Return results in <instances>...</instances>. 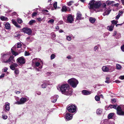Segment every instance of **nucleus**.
Segmentation results:
<instances>
[{"label":"nucleus","mask_w":124,"mask_h":124,"mask_svg":"<svg viewBox=\"0 0 124 124\" xmlns=\"http://www.w3.org/2000/svg\"><path fill=\"white\" fill-rule=\"evenodd\" d=\"M68 82L73 88L76 87L79 83L78 81L74 78H72L69 79Z\"/></svg>","instance_id":"f03ea898"},{"label":"nucleus","mask_w":124,"mask_h":124,"mask_svg":"<svg viewBox=\"0 0 124 124\" xmlns=\"http://www.w3.org/2000/svg\"><path fill=\"white\" fill-rule=\"evenodd\" d=\"M67 20L68 22L70 23H71L72 21H73L72 16L71 15L68 16L67 17Z\"/></svg>","instance_id":"f8f14e48"},{"label":"nucleus","mask_w":124,"mask_h":124,"mask_svg":"<svg viewBox=\"0 0 124 124\" xmlns=\"http://www.w3.org/2000/svg\"><path fill=\"white\" fill-rule=\"evenodd\" d=\"M114 113H110L108 114V118L109 119L111 118H112V117L114 116Z\"/></svg>","instance_id":"393cba45"},{"label":"nucleus","mask_w":124,"mask_h":124,"mask_svg":"<svg viewBox=\"0 0 124 124\" xmlns=\"http://www.w3.org/2000/svg\"><path fill=\"white\" fill-rule=\"evenodd\" d=\"M120 16V14H118L116 17V20H118Z\"/></svg>","instance_id":"8fccbe9b"},{"label":"nucleus","mask_w":124,"mask_h":124,"mask_svg":"<svg viewBox=\"0 0 124 124\" xmlns=\"http://www.w3.org/2000/svg\"><path fill=\"white\" fill-rule=\"evenodd\" d=\"M15 71H14L15 73V74L16 75H17V74L19 73V70L18 69H16L15 70Z\"/></svg>","instance_id":"e433bc0d"},{"label":"nucleus","mask_w":124,"mask_h":124,"mask_svg":"<svg viewBox=\"0 0 124 124\" xmlns=\"http://www.w3.org/2000/svg\"><path fill=\"white\" fill-rule=\"evenodd\" d=\"M114 26V25L108 26L107 27V29L109 31H112L113 30V28Z\"/></svg>","instance_id":"aec40b11"},{"label":"nucleus","mask_w":124,"mask_h":124,"mask_svg":"<svg viewBox=\"0 0 124 124\" xmlns=\"http://www.w3.org/2000/svg\"><path fill=\"white\" fill-rule=\"evenodd\" d=\"M74 3V2L73 1H71L68 3H67V4L68 6H70L73 3Z\"/></svg>","instance_id":"7c9ffc66"},{"label":"nucleus","mask_w":124,"mask_h":124,"mask_svg":"<svg viewBox=\"0 0 124 124\" xmlns=\"http://www.w3.org/2000/svg\"><path fill=\"white\" fill-rule=\"evenodd\" d=\"M95 99L97 101H99L100 100V97L97 96H96L95 97Z\"/></svg>","instance_id":"c9c22d12"},{"label":"nucleus","mask_w":124,"mask_h":124,"mask_svg":"<svg viewBox=\"0 0 124 124\" xmlns=\"http://www.w3.org/2000/svg\"><path fill=\"white\" fill-rule=\"evenodd\" d=\"M96 21V19L93 17H90L89 18V21L92 23H94Z\"/></svg>","instance_id":"412c9836"},{"label":"nucleus","mask_w":124,"mask_h":124,"mask_svg":"<svg viewBox=\"0 0 124 124\" xmlns=\"http://www.w3.org/2000/svg\"><path fill=\"white\" fill-rule=\"evenodd\" d=\"M121 68V65L118 64H117L116 65V68L117 69L119 70Z\"/></svg>","instance_id":"c85d7f7f"},{"label":"nucleus","mask_w":124,"mask_h":124,"mask_svg":"<svg viewBox=\"0 0 124 124\" xmlns=\"http://www.w3.org/2000/svg\"><path fill=\"white\" fill-rule=\"evenodd\" d=\"M121 48L122 51L124 52V45L121 46Z\"/></svg>","instance_id":"603ef678"},{"label":"nucleus","mask_w":124,"mask_h":124,"mask_svg":"<svg viewBox=\"0 0 124 124\" xmlns=\"http://www.w3.org/2000/svg\"><path fill=\"white\" fill-rule=\"evenodd\" d=\"M22 45L20 43H18L17 44V48H19L21 47Z\"/></svg>","instance_id":"ea45409f"},{"label":"nucleus","mask_w":124,"mask_h":124,"mask_svg":"<svg viewBox=\"0 0 124 124\" xmlns=\"http://www.w3.org/2000/svg\"><path fill=\"white\" fill-rule=\"evenodd\" d=\"M17 21L18 22L20 23H21L23 22L22 21L21 19H18Z\"/></svg>","instance_id":"79ce46f5"},{"label":"nucleus","mask_w":124,"mask_h":124,"mask_svg":"<svg viewBox=\"0 0 124 124\" xmlns=\"http://www.w3.org/2000/svg\"><path fill=\"white\" fill-rule=\"evenodd\" d=\"M61 10L62 12H66L67 11V9L66 6H63L62 7Z\"/></svg>","instance_id":"a878e982"},{"label":"nucleus","mask_w":124,"mask_h":124,"mask_svg":"<svg viewBox=\"0 0 124 124\" xmlns=\"http://www.w3.org/2000/svg\"><path fill=\"white\" fill-rule=\"evenodd\" d=\"M40 64V63L39 62H35V65L37 67Z\"/></svg>","instance_id":"09e8293b"},{"label":"nucleus","mask_w":124,"mask_h":124,"mask_svg":"<svg viewBox=\"0 0 124 124\" xmlns=\"http://www.w3.org/2000/svg\"><path fill=\"white\" fill-rule=\"evenodd\" d=\"M14 57L12 55L10 56V57L6 61L3 60L2 61L3 63H8L9 62H10L11 61L14 59Z\"/></svg>","instance_id":"9d476101"},{"label":"nucleus","mask_w":124,"mask_h":124,"mask_svg":"<svg viewBox=\"0 0 124 124\" xmlns=\"http://www.w3.org/2000/svg\"><path fill=\"white\" fill-rule=\"evenodd\" d=\"M5 76L4 74H2L0 76V78H3Z\"/></svg>","instance_id":"13d9d810"},{"label":"nucleus","mask_w":124,"mask_h":124,"mask_svg":"<svg viewBox=\"0 0 124 124\" xmlns=\"http://www.w3.org/2000/svg\"><path fill=\"white\" fill-rule=\"evenodd\" d=\"M8 69L6 68H5L4 69H3V72H7Z\"/></svg>","instance_id":"4d7b16f0"},{"label":"nucleus","mask_w":124,"mask_h":124,"mask_svg":"<svg viewBox=\"0 0 124 124\" xmlns=\"http://www.w3.org/2000/svg\"><path fill=\"white\" fill-rule=\"evenodd\" d=\"M10 69L12 70H14L15 69V67L12 64L10 65Z\"/></svg>","instance_id":"c756f323"},{"label":"nucleus","mask_w":124,"mask_h":124,"mask_svg":"<svg viewBox=\"0 0 124 124\" xmlns=\"http://www.w3.org/2000/svg\"><path fill=\"white\" fill-rule=\"evenodd\" d=\"M76 105H71L67 107V110L69 112L73 113L75 112L76 110Z\"/></svg>","instance_id":"20e7f679"},{"label":"nucleus","mask_w":124,"mask_h":124,"mask_svg":"<svg viewBox=\"0 0 124 124\" xmlns=\"http://www.w3.org/2000/svg\"><path fill=\"white\" fill-rule=\"evenodd\" d=\"M54 22V20L53 19H51L48 21V23H51L52 24Z\"/></svg>","instance_id":"f704fd0d"},{"label":"nucleus","mask_w":124,"mask_h":124,"mask_svg":"<svg viewBox=\"0 0 124 124\" xmlns=\"http://www.w3.org/2000/svg\"><path fill=\"white\" fill-rule=\"evenodd\" d=\"M119 109H118L117 111V113L119 115L124 116V111H123L121 107H118Z\"/></svg>","instance_id":"6e6552de"},{"label":"nucleus","mask_w":124,"mask_h":124,"mask_svg":"<svg viewBox=\"0 0 124 124\" xmlns=\"http://www.w3.org/2000/svg\"><path fill=\"white\" fill-rule=\"evenodd\" d=\"M10 104L8 103L7 104H6L5 105V108L6 110L8 111L10 109Z\"/></svg>","instance_id":"4be33fe9"},{"label":"nucleus","mask_w":124,"mask_h":124,"mask_svg":"<svg viewBox=\"0 0 124 124\" xmlns=\"http://www.w3.org/2000/svg\"><path fill=\"white\" fill-rule=\"evenodd\" d=\"M13 66L15 68L17 67L18 65L16 63H14L13 64Z\"/></svg>","instance_id":"3c124183"},{"label":"nucleus","mask_w":124,"mask_h":124,"mask_svg":"<svg viewBox=\"0 0 124 124\" xmlns=\"http://www.w3.org/2000/svg\"><path fill=\"white\" fill-rule=\"evenodd\" d=\"M114 106H115V105L110 104L109 105V107L110 108H113L114 107Z\"/></svg>","instance_id":"864d4df0"},{"label":"nucleus","mask_w":124,"mask_h":124,"mask_svg":"<svg viewBox=\"0 0 124 124\" xmlns=\"http://www.w3.org/2000/svg\"><path fill=\"white\" fill-rule=\"evenodd\" d=\"M123 13V12L122 11H119V13H118V14H120V15L121 16V15Z\"/></svg>","instance_id":"052dcab7"},{"label":"nucleus","mask_w":124,"mask_h":124,"mask_svg":"<svg viewBox=\"0 0 124 124\" xmlns=\"http://www.w3.org/2000/svg\"><path fill=\"white\" fill-rule=\"evenodd\" d=\"M82 93L85 95H89L91 94L90 91L87 90H83L82 91Z\"/></svg>","instance_id":"ddd939ff"},{"label":"nucleus","mask_w":124,"mask_h":124,"mask_svg":"<svg viewBox=\"0 0 124 124\" xmlns=\"http://www.w3.org/2000/svg\"><path fill=\"white\" fill-rule=\"evenodd\" d=\"M103 71L104 72H107L109 70V68L105 66H103L102 69Z\"/></svg>","instance_id":"dca6fc26"},{"label":"nucleus","mask_w":124,"mask_h":124,"mask_svg":"<svg viewBox=\"0 0 124 124\" xmlns=\"http://www.w3.org/2000/svg\"><path fill=\"white\" fill-rule=\"evenodd\" d=\"M119 78L122 79L123 80L124 79V76H121L119 77Z\"/></svg>","instance_id":"6e6d98bb"},{"label":"nucleus","mask_w":124,"mask_h":124,"mask_svg":"<svg viewBox=\"0 0 124 124\" xmlns=\"http://www.w3.org/2000/svg\"><path fill=\"white\" fill-rule=\"evenodd\" d=\"M111 101L112 103H114L116 102V100L115 99H112L111 100Z\"/></svg>","instance_id":"37998d69"},{"label":"nucleus","mask_w":124,"mask_h":124,"mask_svg":"<svg viewBox=\"0 0 124 124\" xmlns=\"http://www.w3.org/2000/svg\"><path fill=\"white\" fill-rule=\"evenodd\" d=\"M111 11V9H109V10H108V9L107 11V12H108V14H109V13H110V11Z\"/></svg>","instance_id":"680f3d73"},{"label":"nucleus","mask_w":124,"mask_h":124,"mask_svg":"<svg viewBox=\"0 0 124 124\" xmlns=\"http://www.w3.org/2000/svg\"><path fill=\"white\" fill-rule=\"evenodd\" d=\"M117 33V32L116 31H115L113 36H115Z\"/></svg>","instance_id":"69168bd1"},{"label":"nucleus","mask_w":124,"mask_h":124,"mask_svg":"<svg viewBox=\"0 0 124 124\" xmlns=\"http://www.w3.org/2000/svg\"><path fill=\"white\" fill-rule=\"evenodd\" d=\"M95 1L92 0L90 1L88 4V8L90 9H93L94 8V3Z\"/></svg>","instance_id":"0eeeda50"},{"label":"nucleus","mask_w":124,"mask_h":124,"mask_svg":"<svg viewBox=\"0 0 124 124\" xmlns=\"http://www.w3.org/2000/svg\"><path fill=\"white\" fill-rule=\"evenodd\" d=\"M115 2V1H110L109 0H108L106 1V4L107 5H108Z\"/></svg>","instance_id":"5701e85b"},{"label":"nucleus","mask_w":124,"mask_h":124,"mask_svg":"<svg viewBox=\"0 0 124 124\" xmlns=\"http://www.w3.org/2000/svg\"><path fill=\"white\" fill-rule=\"evenodd\" d=\"M102 113V111L101 109L100 108L98 109L96 111V113L97 114H100Z\"/></svg>","instance_id":"bb28decb"},{"label":"nucleus","mask_w":124,"mask_h":124,"mask_svg":"<svg viewBox=\"0 0 124 124\" xmlns=\"http://www.w3.org/2000/svg\"><path fill=\"white\" fill-rule=\"evenodd\" d=\"M16 61L17 62L20 66L25 64L26 62V60L23 56L18 57Z\"/></svg>","instance_id":"7ed1b4c3"},{"label":"nucleus","mask_w":124,"mask_h":124,"mask_svg":"<svg viewBox=\"0 0 124 124\" xmlns=\"http://www.w3.org/2000/svg\"><path fill=\"white\" fill-rule=\"evenodd\" d=\"M60 90L62 94L70 96L72 95L73 91L70 89V86L68 84H64L62 85Z\"/></svg>","instance_id":"f257e3e1"},{"label":"nucleus","mask_w":124,"mask_h":124,"mask_svg":"<svg viewBox=\"0 0 124 124\" xmlns=\"http://www.w3.org/2000/svg\"><path fill=\"white\" fill-rule=\"evenodd\" d=\"M0 19L2 21H8V18L6 17L3 16H1L0 17Z\"/></svg>","instance_id":"2eb2a0df"},{"label":"nucleus","mask_w":124,"mask_h":124,"mask_svg":"<svg viewBox=\"0 0 124 124\" xmlns=\"http://www.w3.org/2000/svg\"><path fill=\"white\" fill-rule=\"evenodd\" d=\"M37 19L38 21L39 22H40L42 21V19L40 17L37 18Z\"/></svg>","instance_id":"de8ad7c7"},{"label":"nucleus","mask_w":124,"mask_h":124,"mask_svg":"<svg viewBox=\"0 0 124 124\" xmlns=\"http://www.w3.org/2000/svg\"><path fill=\"white\" fill-rule=\"evenodd\" d=\"M67 39L68 41H70L71 39V37L68 36L67 37Z\"/></svg>","instance_id":"a18cd8bd"},{"label":"nucleus","mask_w":124,"mask_h":124,"mask_svg":"<svg viewBox=\"0 0 124 124\" xmlns=\"http://www.w3.org/2000/svg\"><path fill=\"white\" fill-rule=\"evenodd\" d=\"M2 117L4 119H6L7 118V116L5 115H3L2 116Z\"/></svg>","instance_id":"4c0bfd02"},{"label":"nucleus","mask_w":124,"mask_h":124,"mask_svg":"<svg viewBox=\"0 0 124 124\" xmlns=\"http://www.w3.org/2000/svg\"><path fill=\"white\" fill-rule=\"evenodd\" d=\"M23 32L29 35H31L32 31L31 29L27 27H24L22 29Z\"/></svg>","instance_id":"39448f33"},{"label":"nucleus","mask_w":124,"mask_h":124,"mask_svg":"<svg viewBox=\"0 0 124 124\" xmlns=\"http://www.w3.org/2000/svg\"><path fill=\"white\" fill-rule=\"evenodd\" d=\"M82 14H81L77 13V17L76 19L77 20H80L81 19Z\"/></svg>","instance_id":"f3484780"},{"label":"nucleus","mask_w":124,"mask_h":124,"mask_svg":"<svg viewBox=\"0 0 124 124\" xmlns=\"http://www.w3.org/2000/svg\"><path fill=\"white\" fill-rule=\"evenodd\" d=\"M11 52L12 54L14 55L15 56H16L18 54L12 48H11Z\"/></svg>","instance_id":"6ab92c4d"},{"label":"nucleus","mask_w":124,"mask_h":124,"mask_svg":"<svg viewBox=\"0 0 124 124\" xmlns=\"http://www.w3.org/2000/svg\"><path fill=\"white\" fill-rule=\"evenodd\" d=\"M107 13H108L107 12V11H105L104 12V13L103 14H104V15H108V14Z\"/></svg>","instance_id":"0e129e2a"},{"label":"nucleus","mask_w":124,"mask_h":124,"mask_svg":"<svg viewBox=\"0 0 124 124\" xmlns=\"http://www.w3.org/2000/svg\"><path fill=\"white\" fill-rule=\"evenodd\" d=\"M73 115L70 113H67L66 116V119L67 121L71 120L72 118Z\"/></svg>","instance_id":"1a4fd4ad"},{"label":"nucleus","mask_w":124,"mask_h":124,"mask_svg":"<svg viewBox=\"0 0 124 124\" xmlns=\"http://www.w3.org/2000/svg\"><path fill=\"white\" fill-rule=\"evenodd\" d=\"M37 14V13L35 12H33L32 14L31 15L32 17H33L35 16Z\"/></svg>","instance_id":"49530a36"},{"label":"nucleus","mask_w":124,"mask_h":124,"mask_svg":"<svg viewBox=\"0 0 124 124\" xmlns=\"http://www.w3.org/2000/svg\"><path fill=\"white\" fill-rule=\"evenodd\" d=\"M118 107H120L119 106H117V104H116V105H115V106H114V107L113 108H115V109H116L117 111L118 109H119Z\"/></svg>","instance_id":"72a5a7b5"},{"label":"nucleus","mask_w":124,"mask_h":124,"mask_svg":"<svg viewBox=\"0 0 124 124\" xmlns=\"http://www.w3.org/2000/svg\"><path fill=\"white\" fill-rule=\"evenodd\" d=\"M57 99H54V100H52V102H56V101H57Z\"/></svg>","instance_id":"774afa93"},{"label":"nucleus","mask_w":124,"mask_h":124,"mask_svg":"<svg viewBox=\"0 0 124 124\" xmlns=\"http://www.w3.org/2000/svg\"><path fill=\"white\" fill-rule=\"evenodd\" d=\"M119 5V4L118 3H117L116 4H114V6L116 7H118V6Z\"/></svg>","instance_id":"e2e57ef3"},{"label":"nucleus","mask_w":124,"mask_h":124,"mask_svg":"<svg viewBox=\"0 0 124 124\" xmlns=\"http://www.w3.org/2000/svg\"><path fill=\"white\" fill-rule=\"evenodd\" d=\"M57 2L55 1L54 4L53 6L55 9H56L57 8Z\"/></svg>","instance_id":"473e14b6"},{"label":"nucleus","mask_w":124,"mask_h":124,"mask_svg":"<svg viewBox=\"0 0 124 124\" xmlns=\"http://www.w3.org/2000/svg\"><path fill=\"white\" fill-rule=\"evenodd\" d=\"M5 27L6 29H10V25L8 23H7L5 24Z\"/></svg>","instance_id":"a211bd4d"},{"label":"nucleus","mask_w":124,"mask_h":124,"mask_svg":"<svg viewBox=\"0 0 124 124\" xmlns=\"http://www.w3.org/2000/svg\"><path fill=\"white\" fill-rule=\"evenodd\" d=\"M41 86L42 88H46V87L47 85L45 83H44L41 85Z\"/></svg>","instance_id":"cd10ccee"},{"label":"nucleus","mask_w":124,"mask_h":124,"mask_svg":"<svg viewBox=\"0 0 124 124\" xmlns=\"http://www.w3.org/2000/svg\"><path fill=\"white\" fill-rule=\"evenodd\" d=\"M55 57V55L54 54H52L51 55V60L54 59Z\"/></svg>","instance_id":"58836bf2"},{"label":"nucleus","mask_w":124,"mask_h":124,"mask_svg":"<svg viewBox=\"0 0 124 124\" xmlns=\"http://www.w3.org/2000/svg\"><path fill=\"white\" fill-rule=\"evenodd\" d=\"M101 5V2L100 1H97L95 2L94 8L96 9L98 8H99Z\"/></svg>","instance_id":"9b49d317"},{"label":"nucleus","mask_w":124,"mask_h":124,"mask_svg":"<svg viewBox=\"0 0 124 124\" xmlns=\"http://www.w3.org/2000/svg\"><path fill=\"white\" fill-rule=\"evenodd\" d=\"M30 54L29 53L27 52L26 51H25V52L24 55L25 56H28L30 55Z\"/></svg>","instance_id":"a19ab883"},{"label":"nucleus","mask_w":124,"mask_h":124,"mask_svg":"<svg viewBox=\"0 0 124 124\" xmlns=\"http://www.w3.org/2000/svg\"><path fill=\"white\" fill-rule=\"evenodd\" d=\"M101 6L102 7L105 8L106 7V4L105 3H103L101 5Z\"/></svg>","instance_id":"c03bdc74"},{"label":"nucleus","mask_w":124,"mask_h":124,"mask_svg":"<svg viewBox=\"0 0 124 124\" xmlns=\"http://www.w3.org/2000/svg\"><path fill=\"white\" fill-rule=\"evenodd\" d=\"M111 22L112 23L111 25H113L114 26V25H116V24L115 22V20H114L111 21Z\"/></svg>","instance_id":"2f4dec72"},{"label":"nucleus","mask_w":124,"mask_h":124,"mask_svg":"<svg viewBox=\"0 0 124 124\" xmlns=\"http://www.w3.org/2000/svg\"><path fill=\"white\" fill-rule=\"evenodd\" d=\"M97 48H98V47L96 46H95L94 47V49L95 51H96V50Z\"/></svg>","instance_id":"338daca9"},{"label":"nucleus","mask_w":124,"mask_h":124,"mask_svg":"<svg viewBox=\"0 0 124 124\" xmlns=\"http://www.w3.org/2000/svg\"><path fill=\"white\" fill-rule=\"evenodd\" d=\"M36 93L38 95H40L41 94V92L39 91H37Z\"/></svg>","instance_id":"bf43d9fd"},{"label":"nucleus","mask_w":124,"mask_h":124,"mask_svg":"<svg viewBox=\"0 0 124 124\" xmlns=\"http://www.w3.org/2000/svg\"><path fill=\"white\" fill-rule=\"evenodd\" d=\"M12 22L13 24L15 25V26L19 28H21V26L18 25V23L15 20H12Z\"/></svg>","instance_id":"4468645a"},{"label":"nucleus","mask_w":124,"mask_h":124,"mask_svg":"<svg viewBox=\"0 0 124 124\" xmlns=\"http://www.w3.org/2000/svg\"><path fill=\"white\" fill-rule=\"evenodd\" d=\"M27 101L26 98L22 97L20 99V101H17L15 103L18 105L23 104L24 103Z\"/></svg>","instance_id":"423d86ee"},{"label":"nucleus","mask_w":124,"mask_h":124,"mask_svg":"<svg viewBox=\"0 0 124 124\" xmlns=\"http://www.w3.org/2000/svg\"><path fill=\"white\" fill-rule=\"evenodd\" d=\"M36 23V21L35 20H32L30 21L28 23V24L30 25H32L33 24Z\"/></svg>","instance_id":"b1692460"},{"label":"nucleus","mask_w":124,"mask_h":124,"mask_svg":"<svg viewBox=\"0 0 124 124\" xmlns=\"http://www.w3.org/2000/svg\"><path fill=\"white\" fill-rule=\"evenodd\" d=\"M110 108L109 107V106H106L105 107V109L106 110H108V109H109V108Z\"/></svg>","instance_id":"5fc2aeb1"}]
</instances>
